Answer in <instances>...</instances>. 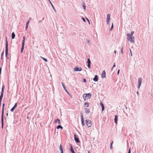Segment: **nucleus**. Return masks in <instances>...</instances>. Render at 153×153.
Wrapping results in <instances>:
<instances>
[{
  "instance_id": "nucleus-1",
  "label": "nucleus",
  "mask_w": 153,
  "mask_h": 153,
  "mask_svg": "<svg viewBox=\"0 0 153 153\" xmlns=\"http://www.w3.org/2000/svg\"><path fill=\"white\" fill-rule=\"evenodd\" d=\"M127 39L131 43H134V38L129 33H128L127 35Z\"/></svg>"
},
{
  "instance_id": "nucleus-2",
  "label": "nucleus",
  "mask_w": 153,
  "mask_h": 153,
  "mask_svg": "<svg viewBox=\"0 0 153 153\" xmlns=\"http://www.w3.org/2000/svg\"><path fill=\"white\" fill-rule=\"evenodd\" d=\"M91 96V93L85 94H83V97L85 100L90 98Z\"/></svg>"
},
{
  "instance_id": "nucleus-3",
  "label": "nucleus",
  "mask_w": 153,
  "mask_h": 153,
  "mask_svg": "<svg viewBox=\"0 0 153 153\" xmlns=\"http://www.w3.org/2000/svg\"><path fill=\"white\" fill-rule=\"evenodd\" d=\"M6 45H5V55L7 57L8 54V42L7 41V38H6Z\"/></svg>"
},
{
  "instance_id": "nucleus-4",
  "label": "nucleus",
  "mask_w": 153,
  "mask_h": 153,
  "mask_svg": "<svg viewBox=\"0 0 153 153\" xmlns=\"http://www.w3.org/2000/svg\"><path fill=\"white\" fill-rule=\"evenodd\" d=\"M86 123L87 126L89 127L91 126L92 123L91 121L89 120H86Z\"/></svg>"
},
{
  "instance_id": "nucleus-5",
  "label": "nucleus",
  "mask_w": 153,
  "mask_h": 153,
  "mask_svg": "<svg viewBox=\"0 0 153 153\" xmlns=\"http://www.w3.org/2000/svg\"><path fill=\"white\" fill-rule=\"evenodd\" d=\"M110 15L109 14H108L107 15V22L108 24H109L110 22Z\"/></svg>"
},
{
  "instance_id": "nucleus-6",
  "label": "nucleus",
  "mask_w": 153,
  "mask_h": 153,
  "mask_svg": "<svg viewBox=\"0 0 153 153\" xmlns=\"http://www.w3.org/2000/svg\"><path fill=\"white\" fill-rule=\"evenodd\" d=\"M142 81V79L141 78H140L138 79V88H139L141 85V82Z\"/></svg>"
},
{
  "instance_id": "nucleus-7",
  "label": "nucleus",
  "mask_w": 153,
  "mask_h": 153,
  "mask_svg": "<svg viewBox=\"0 0 153 153\" xmlns=\"http://www.w3.org/2000/svg\"><path fill=\"white\" fill-rule=\"evenodd\" d=\"M74 140L76 142L78 143H79L80 142V141L79 140V138H77L76 137V135L75 134L74 135Z\"/></svg>"
},
{
  "instance_id": "nucleus-8",
  "label": "nucleus",
  "mask_w": 153,
  "mask_h": 153,
  "mask_svg": "<svg viewBox=\"0 0 153 153\" xmlns=\"http://www.w3.org/2000/svg\"><path fill=\"white\" fill-rule=\"evenodd\" d=\"M101 77L102 78H105L106 77V73L105 70L103 71L101 75Z\"/></svg>"
},
{
  "instance_id": "nucleus-9",
  "label": "nucleus",
  "mask_w": 153,
  "mask_h": 153,
  "mask_svg": "<svg viewBox=\"0 0 153 153\" xmlns=\"http://www.w3.org/2000/svg\"><path fill=\"white\" fill-rule=\"evenodd\" d=\"M82 70L81 68H78L77 67H75L74 68V71H80Z\"/></svg>"
},
{
  "instance_id": "nucleus-10",
  "label": "nucleus",
  "mask_w": 153,
  "mask_h": 153,
  "mask_svg": "<svg viewBox=\"0 0 153 153\" xmlns=\"http://www.w3.org/2000/svg\"><path fill=\"white\" fill-rule=\"evenodd\" d=\"M54 122L56 123H58L59 124H61V123H60V120L59 119H58V118H57L55 120Z\"/></svg>"
},
{
  "instance_id": "nucleus-11",
  "label": "nucleus",
  "mask_w": 153,
  "mask_h": 153,
  "mask_svg": "<svg viewBox=\"0 0 153 153\" xmlns=\"http://www.w3.org/2000/svg\"><path fill=\"white\" fill-rule=\"evenodd\" d=\"M98 80V77L97 75H96L93 79V80L95 82H97Z\"/></svg>"
},
{
  "instance_id": "nucleus-12",
  "label": "nucleus",
  "mask_w": 153,
  "mask_h": 153,
  "mask_svg": "<svg viewBox=\"0 0 153 153\" xmlns=\"http://www.w3.org/2000/svg\"><path fill=\"white\" fill-rule=\"evenodd\" d=\"M117 115L115 116L114 122L116 124H117Z\"/></svg>"
},
{
  "instance_id": "nucleus-13",
  "label": "nucleus",
  "mask_w": 153,
  "mask_h": 153,
  "mask_svg": "<svg viewBox=\"0 0 153 153\" xmlns=\"http://www.w3.org/2000/svg\"><path fill=\"white\" fill-rule=\"evenodd\" d=\"M100 105L101 106L102 108V111L104 109V106L103 104L101 102H100Z\"/></svg>"
},
{
  "instance_id": "nucleus-14",
  "label": "nucleus",
  "mask_w": 153,
  "mask_h": 153,
  "mask_svg": "<svg viewBox=\"0 0 153 153\" xmlns=\"http://www.w3.org/2000/svg\"><path fill=\"white\" fill-rule=\"evenodd\" d=\"M1 126H2V128H3V116L1 115Z\"/></svg>"
},
{
  "instance_id": "nucleus-15",
  "label": "nucleus",
  "mask_w": 153,
  "mask_h": 153,
  "mask_svg": "<svg viewBox=\"0 0 153 153\" xmlns=\"http://www.w3.org/2000/svg\"><path fill=\"white\" fill-rule=\"evenodd\" d=\"M62 84L63 87V88L64 89V90L68 94H69L68 92L67 91V90H66L65 87L63 83L62 82Z\"/></svg>"
},
{
  "instance_id": "nucleus-16",
  "label": "nucleus",
  "mask_w": 153,
  "mask_h": 153,
  "mask_svg": "<svg viewBox=\"0 0 153 153\" xmlns=\"http://www.w3.org/2000/svg\"><path fill=\"white\" fill-rule=\"evenodd\" d=\"M4 104L3 103V107H2V112L1 115L4 116Z\"/></svg>"
},
{
  "instance_id": "nucleus-17",
  "label": "nucleus",
  "mask_w": 153,
  "mask_h": 153,
  "mask_svg": "<svg viewBox=\"0 0 153 153\" xmlns=\"http://www.w3.org/2000/svg\"><path fill=\"white\" fill-rule=\"evenodd\" d=\"M48 1H49V2L50 3V4H51V6L52 7V8H53V9L56 12V10H55V8L54 7L53 4H52V3H51V1L50 0H48Z\"/></svg>"
},
{
  "instance_id": "nucleus-18",
  "label": "nucleus",
  "mask_w": 153,
  "mask_h": 153,
  "mask_svg": "<svg viewBox=\"0 0 153 153\" xmlns=\"http://www.w3.org/2000/svg\"><path fill=\"white\" fill-rule=\"evenodd\" d=\"M25 36H23V39L22 40V45H25Z\"/></svg>"
},
{
  "instance_id": "nucleus-19",
  "label": "nucleus",
  "mask_w": 153,
  "mask_h": 153,
  "mask_svg": "<svg viewBox=\"0 0 153 153\" xmlns=\"http://www.w3.org/2000/svg\"><path fill=\"white\" fill-rule=\"evenodd\" d=\"M85 113H88L90 112V110L88 108H85Z\"/></svg>"
},
{
  "instance_id": "nucleus-20",
  "label": "nucleus",
  "mask_w": 153,
  "mask_h": 153,
  "mask_svg": "<svg viewBox=\"0 0 153 153\" xmlns=\"http://www.w3.org/2000/svg\"><path fill=\"white\" fill-rule=\"evenodd\" d=\"M84 105L85 107H88L89 106V103L85 102L84 103Z\"/></svg>"
},
{
  "instance_id": "nucleus-21",
  "label": "nucleus",
  "mask_w": 153,
  "mask_h": 153,
  "mask_svg": "<svg viewBox=\"0 0 153 153\" xmlns=\"http://www.w3.org/2000/svg\"><path fill=\"white\" fill-rule=\"evenodd\" d=\"M15 34L14 33V32H13L12 34V39H13L15 37Z\"/></svg>"
},
{
  "instance_id": "nucleus-22",
  "label": "nucleus",
  "mask_w": 153,
  "mask_h": 153,
  "mask_svg": "<svg viewBox=\"0 0 153 153\" xmlns=\"http://www.w3.org/2000/svg\"><path fill=\"white\" fill-rule=\"evenodd\" d=\"M56 128L57 129H59L60 128H61L62 129H63V127H62V126H61L60 125H59L58 126H57V127H56Z\"/></svg>"
},
{
  "instance_id": "nucleus-23",
  "label": "nucleus",
  "mask_w": 153,
  "mask_h": 153,
  "mask_svg": "<svg viewBox=\"0 0 153 153\" xmlns=\"http://www.w3.org/2000/svg\"><path fill=\"white\" fill-rule=\"evenodd\" d=\"M24 45H22V47L21 49V52L22 53L23 51V50L24 49Z\"/></svg>"
},
{
  "instance_id": "nucleus-24",
  "label": "nucleus",
  "mask_w": 153,
  "mask_h": 153,
  "mask_svg": "<svg viewBox=\"0 0 153 153\" xmlns=\"http://www.w3.org/2000/svg\"><path fill=\"white\" fill-rule=\"evenodd\" d=\"M4 93H1V94L0 96V101H1L2 98L3 97V95Z\"/></svg>"
},
{
  "instance_id": "nucleus-25",
  "label": "nucleus",
  "mask_w": 153,
  "mask_h": 153,
  "mask_svg": "<svg viewBox=\"0 0 153 153\" xmlns=\"http://www.w3.org/2000/svg\"><path fill=\"white\" fill-rule=\"evenodd\" d=\"M81 122H82V125L83 126H84L85 125L84 123V119H82V120H81Z\"/></svg>"
},
{
  "instance_id": "nucleus-26",
  "label": "nucleus",
  "mask_w": 153,
  "mask_h": 153,
  "mask_svg": "<svg viewBox=\"0 0 153 153\" xmlns=\"http://www.w3.org/2000/svg\"><path fill=\"white\" fill-rule=\"evenodd\" d=\"M40 57L41 58H42L43 60H44L46 62H48V60H47V59L44 58V57H43L42 56H40Z\"/></svg>"
},
{
  "instance_id": "nucleus-27",
  "label": "nucleus",
  "mask_w": 153,
  "mask_h": 153,
  "mask_svg": "<svg viewBox=\"0 0 153 153\" xmlns=\"http://www.w3.org/2000/svg\"><path fill=\"white\" fill-rule=\"evenodd\" d=\"M4 51H3L2 52V53H1V59H3V55H4Z\"/></svg>"
},
{
  "instance_id": "nucleus-28",
  "label": "nucleus",
  "mask_w": 153,
  "mask_h": 153,
  "mask_svg": "<svg viewBox=\"0 0 153 153\" xmlns=\"http://www.w3.org/2000/svg\"><path fill=\"white\" fill-rule=\"evenodd\" d=\"M87 63L88 64H90L91 63V61L90 60V59H88V60H87Z\"/></svg>"
},
{
  "instance_id": "nucleus-29",
  "label": "nucleus",
  "mask_w": 153,
  "mask_h": 153,
  "mask_svg": "<svg viewBox=\"0 0 153 153\" xmlns=\"http://www.w3.org/2000/svg\"><path fill=\"white\" fill-rule=\"evenodd\" d=\"M70 150L71 152L74 151L71 145V149H70Z\"/></svg>"
},
{
  "instance_id": "nucleus-30",
  "label": "nucleus",
  "mask_w": 153,
  "mask_h": 153,
  "mask_svg": "<svg viewBox=\"0 0 153 153\" xmlns=\"http://www.w3.org/2000/svg\"><path fill=\"white\" fill-rule=\"evenodd\" d=\"M83 7L84 8V10H85L86 6H85V4L84 3H83Z\"/></svg>"
},
{
  "instance_id": "nucleus-31",
  "label": "nucleus",
  "mask_w": 153,
  "mask_h": 153,
  "mask_svg": "<svg viewBox=\"0 0 153 153\" xmlns=\"http://www.w3.org/2000/svg\"><path fill=\"white\" fill-rule=\"evenodd\" d=\"M15 108H14L13 107L10 110V111H11V112H13V111L15 109Z\"/></svg>"
},
{
  "instance_id": "nucleus-32",
  "label": "nucleus",
  "mask_w": 153,
  "mask_h": 153,
  "mask_svg": "<svg viewBox=\"0 0 153 153\" xmlns=\"http://www.w3.org/2000/svg\"><path fill=\"white\" fill-rule=\"evenodd\" d=\"M17 103H16L14 105V106L13 107L14 108H16V107H17Z\"/></svg>"
},
{
  "instance_id": "nucleus-33",
  "label": "nucleus",
  "mask_w": 153,
  "mask_h": 153,
  "mask_svg": "<svg viewBox=\"0 0 153 153\" xmlns=\"http://www.w3.org/2000/svg\"><path fill=\"white\" fill-rule=\"evenodd\" d=\"M115 67V63H114V65H113V66L112 68V69H111V71H112V70H113V68L114 67Z\"/></svg>"
},
{
  "instance_id": "nucleus-34",
  "label": "nucleus",
  "mask_w": 153,
  "mask_h": 153,
  "mask_svg": "<svg viewBox=\"0 0 153 153\" xmlns=\"http://www.w3.org/2000/svg\"><path fill=\"white\" fill-rule=\"evenodd\" d=\"M29 23H30V21H29V20H28V21L27 22L26 25H28Z\"/></svg>"
},
{
  "instance_id": "nucleus-35",
  "label": "nucleus",
  "mask_w": 153,
  "mask_h": 153,
  "mask_svg": "<svg viewBox=\"0 0 153 153\" xmlns=\"http://www.w3.org/2000/svg\"><path fill=\"white\" fill-rule=\"evenodd\" d=\"M113 28V24L112 23L111 26V30H112V29Z\"/></svg>"
},
{
  "instance_id": "nucleus-36",
  "label": "nucleus",
  "mask_w": 153,
  "mask_h": 153,
  "mask_svg": "<svg viewBox=\"0 0 153 153\" xmlns=\"http://www.w3.org/2000/svg\"><path fill=\"white\" fill-rule=\"evenodd\" d=\"M4 89L3 88H1V93H4Z\"/></svg>"
},
{
  "instance_id": "nucleus-37",
  "label": "nucleus",
  "mask_w": 153,
  "mask_h": 153,
  "mask_svg": "<svg viewBox=\"0 0 153 153\" xmlns=\"http://www.w3.org/2000/svg\"><path fill=\"white\" fill-rule=\"evenodd\" d=\"M81 120H82V119H84L83 117V115L82 114H81Z\"/></svg>"
},
{
  "instance_id": "nucleus-38",
  "label": "nucleus",
  "mask_w": 153,
  "mask_h": 153,
  "mask_svg": "<svg viewBox=\"0 0 153 153\" xmlns=\"http://www.w3.org/2000/svg\"><path fill=\"white\" fill-rule=\"evenodd\" d=\"M131 34H130V35H131L132 36L133 34H134V31H132L131 32Z\"/></svg>"
},
{
  "instance_id": "nucleus-39",
  "label": "nucleus",
  "mask_w": 153,
  "mask_h": 153,
  "mask_svg": "<svg viewBox=\"0 0 153 153\" xmlns=\"http://www.w3.org/2000/svg\"><path fill=\"white\" fill-rule=\"evenodd\" d=\"M59 149H62V146L61 144H60V145Z\"/></svg>"
},
{
  "instance_id": "nucleus-40",
  "label": "nucleus",
  "mask_w": 153,
  "mask_h": 153,
  "mask_svg": "<svg viewBox=\"0 0 153 153\" xmlns=\"http://www.w3.org/2000/svg\"><path fill=\"white\" fill-rule=\"evenodd\" d=\"M88 67L90 68V64H88Z\"/></svg>"
},
{
  "instance_id": "nucleus-41",
  "label": "nucleus",
  "mask_w": 153,
  "mask_h": 153,
  "mask_svg": "<svg viewBox=\"0 0 153 153\" xmlns=\"http://www.w3.org/2000/svg\"><path fill=\"white\" fill-rule=\"evenodd\" d=\"M128 153H131V149L130 148L129 149Z\"/></svg>"
},
{
  "instance_id": "nucleus-42",
  "label": "nucleus",
  "mask_w": 153,
  "mask_h": 153,
  "mask_svg": "<svg viewBox=\"0 0 153 153\" xmlns=\"http://www.w3.org/2000/svg\"><path fill=\"white\" fill-rule=\"evenodd\" d=\"M28 27V25H26V27H25V28L26 29H27V28Z\"/></svg>"
},
{
  "instance_id": "nucleus-43",
  "label": "nucleus",
  "mask_w": 153,
  "mask_h": 153,
  "mask_svg": "<svg viewBox=\"0 0 153 153\" xmlns=\"http://www.w3.org/2000/svg\"><path fill=\"white\" fill-rule=\"evenodd\" d=\"M82 19L83 20L84 22H85V19L84 18H82Z\"/></svg>"
},
{
  "instance_id": "nucleus-44",
  "label": "nucleus",
  "mask_w": 153,
  "mask_h": 153,
  "mask_svg": "<svg viewBox=\"0 0 153 153\" xmlns=\"http://www.w3.org/2000/svg\"><path fill=\"white\" fill-rule=\"evenodd\" d=\"M60 150L61 151V152H63V150L62 149H60Z\"/></svg>"
},
{
  "instance_id": "nucleus-45",
  "label": "nucleus",
  "mask_w": 153,
  "mask_h": 153,
  "mask_svg": "<svg viewBox=\"0 0 153 153\" xmlns=\"http://www.w3.org/2000/svg\"><path fill=\"white\" fill-rule=\"evenodd\" d=\"M83 82H86V80L85 79H83Z\"/></svg>"
},
{
  "instance_id": "nucleus-46",
  "label": "nucleus",
  "mask_w": 153,
  "mask_h": 153,
  "mask_svg": "<svg viewBox=\"0 0 153 153\" xmlns=\"http://www.w3.org/2000/svg\"><path fill=\"white\" fill-rule=\"evenodd\" d=\"M4 85H3L2 86V88H3L4 89Z\"/></svg>"
},
{
  "instance_id": "nucleus-47",
  "label": "nucleus",
  "mask_w": 153,
  "mask_h": 153,
  "mask_svg": "<svg viewBox=\"0 0 153 153\" xmlns=\"http://www.w3.org/2000/svg\"><path fill=\"white\" fill-rule=\"evenodd\" d=\"M120 72V70H118L117 72V75H118Z\"/></svg>"
},
{
  "instance_id": "nucleus-48",
  "label": "nucleus",
  "mask_w": 153,
  "mask_h": 153,
  "mask_svg": "<svg viewBox=\"0 0 153 153\" xmlns=\"http://www.w3.org/2000/svg\"><path fill=\"white\" fill-rule=\"evenodd\" d=\"M1 68H0V74H1Z\"/></svg>"
},
{
  "instance_id": "nucleus-49",
  "label": "nucleus",
  "mask_w": 153,
  "mask_h": 153,
  "mask_svg": "<svg viewBox=\"0 0 153 153\" xmlns=\"http://www.w3.org/2000/svg\"><path fill=\"white\" fill-rule=\"evenodd\" d=\"M86 19L88 20V22L90 24V22H89V20L88 19Z\"/></svg>"
},
{
  "instance_id": "nucleus-50",
  "label": "nucleus",
  "mask_w": 153,
  "mask_h": 153,
  "mask_svg": "<svg viewBox=\"0 0 153 153\" xmlns=\"http://www.w3.org/2000/svg\"><path fill=\"white\" fill-rule=\"evenodd\" d=\"M123 48H122V50H121V51L122 53H123Z\"/></svg>"
},
{
  "instance_id": "nucleus-51",
  "label": "nucleus",
  "mask_w": 153,
  "mask_h": 153,
  "mask_svg": "<svg viewBox=\"0 0 153 153\" xmlns=\"http://www.w3.org/2000/svg\"><path fill=\"white\" fill-rule=\"evenodd\" d=\"M130 53H131V56H132V53H131V49L130 50Z\"/></svg>"
},
{
  "instance_id": "nucleus-52",
  "label": "nucleus",
  "mask_w": 153,
  "mask_h": 153,
  "mask_svg": "<svg viewBox=\"0 0 153 153\" xmlns=\"http://www.w3.org/2000/svg\"><path fill=\"white\" fill-rule=\"evenodd\" d=\"M113 141H112V142L111 143V146H112V144H113Z\"/></svg>"
},
{
  "instance_id": "nucleus-53",
  "label": "nucleus",
  "mask_w": 153,
  "mask_h": 153,
  "mask_svg": "<svg viewBox=\"0 0 153 153\" xmlns=\"http://www.w3.org/2000/svg\"><path fill=\"white\" fill-rule=\"evenodd\" d=\"M71 153H75V152H74V151H73L72 152H71Z\"/></svg>"
},
{
  "instance_id": "nucleus-54",
  "label": "nucleus",
  "mask_w": 153,
  "mask_h": 153,
  "mask_svg": "<svg viewBox=\"0 0 153 153\" xmlns=\"http://www.w3.org/2000/svg\"><path fill=\"white\" fill-rule=\"evenodd\" d=\"M1 101H0V107L1 106Z\"/></svg>"
},
{
  "instance_id": "nucleus-55",
  "label": "nucleus",
  "mask_w": 153,
  "mask_h": 153,
  "mask_svg": "<svg viewBox=\"0 0 153 153\" xmlns=\"http://www.w3.org/2000/svg\"><path fill=\"white\" fill-rule=\"evenodd\" d=\"M114 53H116V51H114Z\"/></svg>"
},
{
  "instance_id": "nucleus-56",
  "label": "nucleus",
  "mask_w": 153,
  "mask_h": 153,
  "mask_svg": "<svg viewBox=\"0 0 153 153\" xmlns=\"http://www.w3.org/2000/svg\"><path fill=\"white\" fill-rule=\"evenodd\" d=\"M110 148H111V149H112V146H111Z\"/></svg>"
},
{
  "instance_id": "nucleus-57",
  "label": "nucleus",
  "mask_w": 153,
  "mask_h": 153,
  "mask_svg": "<svg viewBox=\"0 0 153 153\" xmlns=\"http://www.w3.org/2000/svg\"><path fill=\"white\" fill-rule=\"evenodd\" d=\"M31 18H30L29 19V21H30V20H31Z\"/></svg>"
},
{
  "instance_id": "nucleus-58",
  "label": "nucleus",
  "mask_w": 153,
  "mask_h": 153,
  "mask_svg": "<svg viewBox=\"0 0 153 153\" xmlns=\"http://www.w3.org/2000/svg\"><path fill=\"white\" fill-rule=\"evenodd\" d=\"M88 153H90L89 151H88Z\"/></svg>"
},
{
  "instance_id": "nucleus-59",
  "label": "nucleus",
  "mask_w": 153,
  "mask_h": 153,
  "mask_svg": "<svg viewBox=\"0 0 153 153\" xmlns=\"http://www.w3.org/2000/svg\"><path fill=\"white\" fill-rule=\"evenodd\" d=\"M137 94L138 95V91H137Z\"/></svg>"
},
{
  "instance_id": "nucleus-60",
  "label": "nucleus",
  "mask_w": 153,
  "mask_h": 153,
  "mask_svg": "<svg viewBox=\"0 0 153 153\" xmlns=\"http://www.w3.org/2000/svg\"><path fill=\"white\" fill-rule=\"evenodd\" d=\"M61 153H63V152H61Z\"/></svg>"
},
{
  "instance_id": "nucleus-61",
  "label": "nucleus",
  "mask_w": 153,
  "mask_h": 153,
  "mask_svg": "<svg viewBox=\"0 0 153 153\" xmlns=\"http://www.w3.org/2000/svg\"><path fill=\"white\" fill-rule=\"evenodd\" d=\"M79 153H80L79 152Z\"/></svg>"
}]
</instances>
